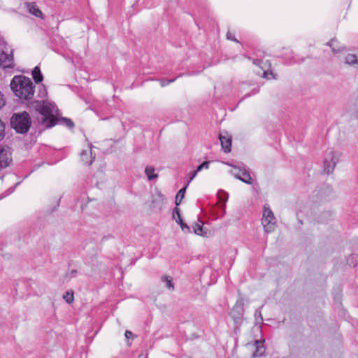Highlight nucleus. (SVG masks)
I'll use <instances>...</instances> for the list:
<instances>
[{
	"instance_id": "obj_27",
	"label": "nucleus",
	"mask_w": 358,
	"mask_h": 358,
	"mask_svg": "<svg viewBox=\"0 0 358 358\" xmlns=\"http://www.w3.org/2000/svg\"><path fill=\"white\" fill-rule=\"evenodd\" d=\"M176 222L180 224L181 229L185 233L190 231V228L185 222H183L182 218H180V220H176Z\"/></svg>"
},
{
	"instance_id": "obj_10",
	"label": "nucleus",
	"mask_w": 358,
	"mask_h": 358,
	"mask_svg": "<svg viewBox=\"0 0 358 358\" xmlns=\"http://www.w3.org/2000/svg\"><path fill=\"white\" fill-rule=\"evenodd\" d=\"M219 138L224 152L226 153L229 152L231 147V138L228 136V134L226 133V135L220 134Z\"/></svg>"
},
{
	"instance_id": "obj_9",
	"label": "nucleus",
	"mask_w": 358,
	"mask_h": 358,
	"mask_svg": "<svg viewBox=\"0 0 358 358\" xmlns=\"http://www.w3.org/2000/svg\"><path fill=\"white\" fill-rule=\"evenodd\" d=\"M10 148L3 147L0 149V169L7 167L11 162Z\"/></svg>"
},
{
	"instance_id": "obj_6",
	"label": "nucleus",
	"mask_w": 358,
	"mask_h": 358,
	"mask_svg": "<svg viewBox=\"0 0 358 358\" xmlns=\"http://www.w3.org/2000/svg\"><path fill=\"white\" fill-rule=\"evenodd\" d=\"M244 301L242 298H239L230 312V316L234 321L236 325L238 326L243 320L244 313Z\"/></svg>"
},
{
	"instance_id": "obj_1",
	"label": "nucleus",
	"mask_w": 358,
	"mask_h": 358,
	"mask_svg": "<svg viewBox=\"0 0 358 358\" xmlns=\"http://www.w3.org/2000/svg\"><path fill=\"white\" fill-rule=\"evenodd\" d=\"M10 85L14 94L21 100L29 101L33 98L35 86L29 78L22 75L15 76Z\"/></svg>"
},
{
	"instance_id": "obj_23",
	"label": "nucleus",
	"mask_w": 358,
	"mask_h": 358,
	"mask_svg": "<svg viewBox=\"0 0 358 358\" xmlns=\"http://www.w3.org/2000/svg\"><path fill=\"white\" fill-rule=\"evenodd\" d=\"M162 280L166 283V287L169 289H173L174 286L172 281V278L169 276H163Z\"/></svg>"
},
{
	"instance_id": "obj_14",
	"label": "nucleus",
	"mask_w": 358,
	"mask_h": 358,
	"mask_svg": "<svg viewBox=\"0 0 358 358\" xmlns=\"http://www.w3.org/2000/svg\"><path fill=\"white\" fill-rule=\"evenodd\" d=\"M345 63L354 68H358V57L356 55L348 54L345 57Z\"/></svg>"
},
{
	"instance_id": "obj_12",
	"label": "nucleus",
	"mask_w": 358,
	"mask_h": 358,
	"mask_svg": "<svg viewBox=\"0 0 358 358\" xmlns=\"http://www.w3.org/2000/svg\"><path fill=\"white\" fill-rule=\"evenodd\" d=\"M27 8L31 14L34 15L36 17L43 18V13L39 9L38 6L36 4V3H28Z\"/></svg>"
},
{
	"instance_id": "obj_5",
	"label": "nucleus",
	"mask_w": 358,
	"mask_h": 358,
	"mask_svg": "<svg viewBox=\"0 0 358 358\" xmlns=\"http://www.w3.org/2000/svg\"><path fill=\"white\" fill-rule=\"evenodd\" d=\"M262 224L264 228L265 231L267 233H271L275 229V218L272 210L269 207H267L266 206H264Z\"/></svg>"
},
{
	"instance_id": "obj_24",
	"label": "nucleus",
	"mask_w": 358,
	"mask_h": 358,
	"mask_svg": "<svg viewBox=\"0 0 358 358\" xmlns=\"http://www.w3.org/2000/svg\"><path fill=\"white\" fill-rule=\"evenodd\" d=\"M21 183V181H19L17 182V183H15V185L13 186V187H11L10 188H8L6 191H5V192L0 196V199L10 195V194H12L15 188Z\"/></svg>"
},
{
	"instance_id": "obj_25",
	"label": "nucleus",
	"mask_w": 358,
	"mask_h": 358,
	"mask_svg": "<svg viewBox=\"0 0 358 358\" xmlns=\"http://www.w3.org/2000/svg\"><path fill=\"white\" fill-rule=\"evenodd\" d=\"M63 299L66 301L68 303H71L73 301L74 297H73V292L67 291L65 292V294L63 296Z\"/></svg>"
},
{
	"instance_id": "obj_19",
	"label": "nucleus",
	"mask_w": 358,
	"mask_h": 358,
	"mask_svg": "<svg viewBox=\"0 0 358 358\" xmlns=\"http://www.w3.org/2000/svg\"><path fill=\"white\" fill-rule=\"evenodd\" d=\"M145 173L150 181L156 179L158 177V175L155 173V168L152 166L145 167Z\"/></svg>"
},
{
	"instance_id": "obj_31",
	"label": "nucleus",
	"mask_w": 358,
	"mask_h": 358,
	"mask_svg": "<svg viewBox=\"0 0 358 358\" xmlns=\"http://www.w3.org/2000/svg\"><path fill=\"white\" fill-rule=\"evenodd\" d=\"M173 218L175 219L176 220H180V218H182L179 208H175L173 209Z\"/></svg>"
},
{
	"instance_id": "obj_41",
	"label": "nucleus",
	"mask_w": 358,
	"mask_h": 358,
	"mask_svg": "<svg viewBox=\"0 0 358 358\" xmlns=\"http://www.w3.org/2000/svg\"><path fill=\"white\" fill-rule=\"evenodd\" d=\"M77 273V271L76 270H72L71 271V275L72 277H74L75 276V274Z\"/></svg>"
},
{
	"instance_id": "obj_34",
	"label": "nucleus",
	"mask_w": 358,
	"mask_h": 358,
	"mask_svg": "<svg viewBox=\"0 0 358 358\" xmlns=\"http://www.w3.org/2000/svg\"><path fill=\"white\" fill-rule=\"evenodd\" d=\"M176 78H175L173 79L166 80H160L161 86L164 87L170 83H172L176 80Z\"/></svg>"
},
{
	"instance_id": "obj_39",
	"label": "nucleus",
	"mask_w": 358,
	"mask_h": 358,
	"mask_svg": "<svg viewBox=\"0 0 358 358\" xmlns=\"http://www.w3.org/2000/svg\"><path fill=\"white\" fill-rule=\"evenodd\" d=\"M253 63L257 65V66H260V64L262 63V61L259 60V59H254L253 60Z\"/></svg>"
},
{
	"instance_id": "obj_40",
	"label": "nucleus",
	"mask_w": 358,
	"mask_h": 358,
	"mask_svg": "<svg viewBox=\"0 0 358 358\" xmlns=\"http://www.w3.org/2000/svg\"><path fill=\"white\" fill-rule=\"evenodd\" d=\"M95 113L97 114L98 116L101 117L99 110H95ZM101 120H107L108 117H101Z\"/></svg>"
},
{
	"instance_id": "obj_28",
	"label": "nucleus",
	"mask_w": 358,
	"mask_h": 358,
	"mask_svg": "<svg viewBox=\"0 0 358 358\" xmlns=\"http://www.w3.org/2000/svg\"><path fill=\"white\" fill-rule=\"evenodd\" d=\"M358 257L357 255H352L348 259V264L350 266H355L357 265Z\"/></svg>"
},
{
	"instance_id": "obj_7",
	"label": "nucleus",
	"mask_w": 358,
	"mask_h": 358,
	"mask_svg": "<svg viewBox=\"0 0 358 358\" xmlns=\"http://www.w3.org/2000/svg\"><path fill=\"white\" fill-rule=\"evenodd\" d=\"M339 159V154L334 151L327 153L324 160V170L327 173H331Z\"/></svg>"
},
{
	"instance_id": "obj_22",
	"label": "nucleus",
	"mask_w": 358,
	"mask_h": 358,
	"mask_svg": "<svg viewBox=\"0 0 358 358\" xmlns=\"http://www.w3.org/2000/svg\"><path fill=\"white\" fill-rule=\"evenodd\" d=\"M194 231L196 234L200 235V236H206V232L203 231V226L195 223L193 226Z\"/></svg>"
},
{
	"instance_id": "obj_11",
	"label": "nucleus",
	"mask_w": 358,
	"mask_h": 358,
	"mask_svg": "<svg viewBox=\"0 0 358 358\" xmlns=\"http://www.w3.org/2000/svg\"><path fill=\"white\" fill-rule=\"evenodd\" d=\"M81 160L87 165H91L95 158L92 156V147L90 148V155L87 150H82L80 152Z\"/></svg>"
},
{
	"instance_id": "obj_29",
	"label": "nucleus",
	"mask_w": 358,
	"mask_h": 358,
	"mask_svg": "<svg viewBox=\"0 0 358 358\" xmlns=\"http://www.w3.org/2000/svg\"><path fill=\"white\" fill-rule=\"evenodd\" d=\"M210 162L208 161H204L200 165H199L196 169V171L199 173L203 169H208L209 168Z\"/></svg>"
},
{
	"instance_id": "obj_37",
	"label": "nucleus",
	"mask_w": 358,
	"mask_h": 358,
	"mask_svg": "<svg viewBox=\"0 0 358 358\" xmlns=\"http://www.w3.org/2000/svg\"><path fill=\"white\" fill-rule=\"evenodd\" d=\"M124 336L127 339H129V338H133L134 334L131 331L127 330L124 333Z\"/></svg>"
},
{
	"instance_id": "obj_8",
	"label": "nucleus",
	"mask_w": 358,
	"mask_h": 358,
	"mask_svg": "<svg viewBox=\"0 0 358 358\" xmlns=\"http://www.w3.org/2000/svg\"><path fill=\"white\" fill-rule=\"evenodd\" d=\"M232 169L230 171V173L236 178L246 184H252V179L245 167L241 168L238 166H232Z\"/></svg>"
},
{
	"instance_id": "obj_35",
	"label": "nucleus",
	"mask_w": 358,
	"mask_h": 358,
	"mask_svg": "<svg viewBox=\"0 0 358 358\" xmlns=\"http://www.w3.org/2000/svg\"><path fill=\"white\" fill-rule=\"evenodd\" d=\"M227 38L228 40H231V41H235V42H237V43L238 42V41L235 38L234 34H232L229 31H228L227 34Z\"/></svg>"
},
{
	"instance_id": "obj_33",
	"label": "nucleus",
	"mask_w": 358,
	"mask_h": 358,
	"mask_svg": "<svg viewBox=\"0 0 358 358\" xmlns=\"http://www.w3.org/2000/svg\"><path fill=\"white\" fill-rule=\"evenodd\" d=\"M264 77L267 78V79H271V78H273V79H275V76L274 75V73L270 71H266L264 72Z\"/></svg>"
},
{
	"instance_id": "obj_26",
	"label": "nucleus",
	"mask_w": 358,
	"mask_h": 358,
	"mask_svg": "<svg viewBox=\"0 0 358 358\" xmlns=\"http://www.w3.org/2000/svg\"><path fill=\"white\" fill-rule=\"evenodd\" d=\"M255 317L257 324H262L263 322V317L262 315L260 308L257 309L255 313Z\"/></svg>"
},
{
	"instance_id": "obj_4",
	"label": "nucleus",
	"mask_w": 358,
	"mask_h": 358,
	"mask_svg": "<svg viewBox=\"0 0 358 358\" xmlns=\"http://www.w3.org/2000/svg\"><path fill=\"white\" fill-rule=\"evenodd\" d=\"M14 65L13 50L8 51L6 42L0 37V67L12 69Z\"/></svg>"
},
{
	"instance_id": "obj_16",
	"label": "nucleus",
	"mask_w": 358,
	"mask_h": 358,
	"mask_svg": "<svg viewBox=\"0 0 358 358\" xmlns=\"http://www.w3.org/2000/svg\"><path fill=\"white\" fill-rule=\"evenodd\" d=\"M218 197L220 201L223 202V203L221 205V209H222V215L221 217H222L225 214V203L228 200V194L225 192L224 191H220L218 192Z\"/></svg>"
},
{
	"instance_id": "obj_21",
	"label": "nucleus",
	"mask_w": 358,
	"mask_h": 358,
	"mask_svg": "<svg viewBox=\"0 0 358 358\" xmlns=\"http://www.w3.org/2000/svg\"><path fill=\"white\" fill-rule=\"evenodd\" d=\"M60 123L66 127H67L69 129H72L74 127V123L71 119L66 118V117H62L61 119H57V124Z\"/></svg>"
},
{
	"instance_id": "obj_17",
	"label": "nucleus",
	"mask_w": 358,
	"mask_h": 358,
	"mask_svg": "<svg viewBox=\"0 0 358 358\" xmlns=\"http://www.w3.org/2000/svg\"><path fill=\"white\" fill-rule=\"evenodd\" d=\"M327 45L331 47L334 52H339L343 49V47L340 45L339 42L335 38H333L330 41L327 42Z\"/></svg>"
},
{
	"instance_id": "obj_20",
	"label": "nucleus",
	"mask_w": 358,
	"mask_h": 358,
	"mask_svg": "<svg viewBox=\"0 0 358 358\" xmlns=\"http://www.w3.org/2000/svg\"><path fill=\"white\" fill-rule=\"evenodd\" d=\"M187 186L185 185L184 187H182V189H180L178 194H176V206H179L182 200V199L184 198L185 196V192H186V189H187Z\"/></svg>"
},
{
	"instance_id": "obj_2",
	"label": "nucleus",
	"mask_w": 358,
	"mask_h": 358,
	"mask_svg": "<svg viewBox=\"0 0 358 358\" xmlns=\"http://www.w3.org/2000/svg\"><path fill=\"white\" fill-rule=\"evenodd\" d=\"M29 107L33 108L43 115L41 124L45 128H50L57 124V119L53 115L54 105L44 101H34L29 103Z\"/></svg>"
},
{
	"instance_id": "obj_30",
	"label": "nucleus",
	"mask_w": 358,
	"mask_h": 358,
	"mask_svg": "<svg viewBox=\"0 0 358 358\" xmlns=\"http://www.w3.org/2000/svg\"><path fill=\"white\" fill-rule=\"evenodd\" d=\"M5 137V124L0 120V141H2Z\"/></svg>"
},
{
	"instance_id": "obj_38",
	"label": "nucleus",
	"mask_w": 358,
	"mask_h": 358,
	"mask_svg": "<svg viewBox=\"0 0 358 358\" xmlns=\"http://www.w3.org/2000/svg\"><path fill=\"white\" fill-rule=\"evenodd\" d=\"M5 105V100L3 99V95L0 92V108H1Z\"/></svg>"
},
{
	"instance_id": "obj_15",
	"label": "nucleus",
	"mask_w": 358,
	"mask_h": 358,
	"mask_svg": "<svg viewBox=\"0 0 358 358\" xmlns=\"http://www.w3.org/2000/svg\"><path fill=\"white\" fill-rule=\"evenodd\" d=\"M264 343V340L255 341L256 350L255 351L253 356L260 357V356L263 355V354L264 353V351H265Z\"/></svg>"
},
{
	"instance_id": "obj_3",
	"label": "nucleus",
	"mask_w": 358,
	"mask_h": 358,
	"mask_svg": "<svg viewBox=\"0 0 358 358\" xmlns=\"http://www.w3.org/2000/svg\"><path fill=\"white\" fill-rule=\"evenodd\" d=\"M31 117L27 112L14 113L10 119L12 128L19 134L27 133L31 127Z\"/></svg>"
},
{
	"instance_id": "obj_18",
	"label": "nucleus",
	"mask_w": 358,
	"mask_h": 358,
	"mask_svg": "<svg viewBox=\"0 0 358 358\" xmlns=\"http://www.w3.org/2000/svg\"><path fill=\"white\" fill-rule=\"evenodd\" d=\"M32 77L36 83H39L43 81V76L41 73V69L38 66H36L32 71Z\"/></svg>"
},
{
	"instance_id": "obj_13",
	"label": "nucleus",
	"mask_w": 358,
	"mask_h": 358,
	"mask_svg": "<svg viewBox=\"0 0 358 358\" xmlns=\"http://www.w3.org/2000/svg\"><path fill=\"white\" fill-rule=\"evenodd\" d=\"M328 192H329V188H322L320 190L315 192V194L313 195V198L316 196L317 199L314 200V201L318 202L328 200L327 195Z\"/></svg>"
},
{
	"instance_id": "obj_36",
	"label": "nucleus",
	"mask_w": 358,
	"mask_h": 358,
	"mask_svg": "<svg viewBox=\"0 0 358 358\" xmlns=\"http://www.w3.org/2000/svg\"><path fill=\"white\" fill-rule=\"evenodd\" d=\"M197 173H198V172L196 170L190 173V176H189V180H188V182H187V183L186 185L187 186L196 177Z\"/></svg>"
},
{
	"instance_id": "obj_32",
	"label": "nucleus",
	"mask_w": 358,
	"mask_h": 358,
	"mask_svg": "<svg viewBox=\"0 0 358 358\" xmlns=\"http://www.w3.org/2000/svg\"><path fill=\"white\" fill-rule=\"evenodd\" d=\"M47 96V90L45 86H42L38 91V96L41 98H45Z\"/></svg>"
}]
</instances>
